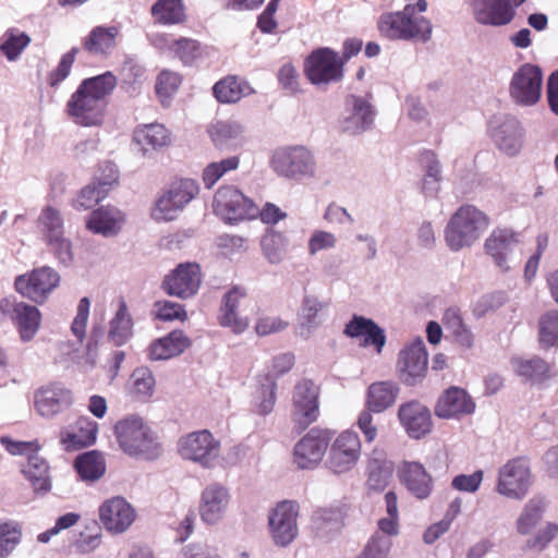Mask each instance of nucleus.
Here are the masks:
<instances>
[{
	"mask_svg": "<svg viewBox=\"0 0 558 558\" xmlns=\"http://www.w3.org/2000/svg\"><path fill=\"white\" fill-rule=\"evenodd\" d=\"M118 85L111 71L84 78L65 104L66 116L76 125L100 126L105 122L109 97Z\"/></svg>",
	"mask_w": 558,
	"mask_h": 558,
	"instance_id": "f257e3e1",
	"label": "nucleus"
},
{
	"mask_svg": "<svg viewBox=\"0 0 558 558\" xmlns=\"http://www.w3.org/2000/svg\"><path fill=\"white\" fill-rule=\"evenodd\" d=\"M426 9L427 1L417 0L415 4H407L402 11L384 13L377 23L378 31L389 39L426 43L432 37V23L424 16L416 15V11L425 12Z\"/></svg>",
	"mask_w": 558,
	"mask_h": 558,
	"instance_id": "f03ea898",
	"label": "nucleus"
},
{
	"mask_svg": "<svg viewBox=\"0 0 558 558\" xmlns=\"http://www.w3.org/2000/svg\"><path fill=\"white\" fill-rule=\"evenodd\" d=\"M489 223V217L474 205H461L446 226V243L451 251L471 246L487 230Z\"/></svg>",
	"mask_w": 558,
	"mask_h": 558,
	"instance_id": "7ed1b4c3",
	"label": "nucleus"
},
{
	"mask_svg": "<svg viewBox=\"0 0 558 558\" xmlns=\"http://www.w3.org/2000/svg\"><path fill=\"white\" fill-rule=\"evenodd\" d=\"M304 74L313 85L338 83L344 75V60L331 48H317L305 59Z\"/></svg>",
	"mask_w": 558,
	"mask_h": 558,
	"instance_id": "20e7f679",
	"label": "nucleus"
},
{
	"mask_svg": "<svg viewBox=\"0 0 558 558\" xmlns=\"http://www.w3.org/2000/svg\"><path fill=\"white\" fill-rule=\"evenodd\" d=\"M199 193V185L193 179H178L157 199L153 216L156 220H173L178 213Z\"/></svg>",
	"mask_w": 558,
	"mask_h": 558,
	"instance_id": "39448f33",
	"label": "nucleus"
},
{
	"mask_svg": "<svg viewBox=\"0 0 558 558\" xmlns=\"http://www.w3.org/2000/svg\"><path fill=\"white\" fill-rule=\"evenodd\" d=\"M532 484L530 462L524 457L507 461L498 471L496 490L511 499H523Z\"/></svg>",
	"mask_w": 558,
	"mask_h": 558,
	"instance_id": "423d86ee",
	"label": "nucleus"
},
{
	"mask_svg": "<svg viewBox=\"0 0 558 558\" xmlns=\"http://www.w3.org/2000/svg\"><path fill=\"white\" fill-rule=\"evenodd\" d=\"M214 209L229 222L257 218L258 207L233 185L220 186L214 197Z\"/></svg>",
	"mask_w": 558,
	"mask_h": 558,
	"instance_id": "0eeeda50",
	"label": "nucleus"
},
{
	"mask_svg": "<svg viewBox=\"0 0 558 558\" xmlns=\"http://www.w3.org/2000/svg\"><path fill=\"white\" fill-rule=\"evenodd\" d=\"M59 283V274L51 267L41 266L17 276L14 288L23 298L41 305Z\"/></svg>",
	"mask_w": 558,
	"mask_h": 558,
	"instance_id": "6e6552de",
	"label": "nucleus"
},
{
	"mask_svg": "<svg viewBox=\"0 0 558 558\" xmlns=\"http://www.w3.org/2000/svg\"><path fill=\"white\" fill-rule=\"evenodd\" d=\"M114 433L120 447L130 456L145 454L156 447L150 428L141 417L130 416L119 421Z\"/></svg>",
	"mask_w": 558,
	"mask_h": 558,
	"instance_id": "1a4fd4ad",
	"label": "nucleus"
},
{
	"mask_svg": "<svg viewBox=\"0 0 558 558\" xmlns=\"http://www.w3.org/2000/svg\"><path fill=\"white\" fill-rule=\"evenodd\" d=\"M319 388L310 379L299 381L294 387L292 421L299 433L306 429L319 415Z\"/></svg>",
	"mask_w": 558,
	"mask_h": 558,
	"instance_id": "9d476101",
	"label": "nucleus"
},
{
	"mask_svg": "<svg viewBox=\"0 0 558 558\" xmlns=\"http://www.w3.org/2000/svg\"><path fill=\"white\" fill-rule=\"evenodd\" d=\"M361 453L362 444L359 435L352 430H344L330 445L327 466L336 474L347 473L355 466Z\"/></svg>",
	"mask_w": 558,
	"mask_h": 558,
	"instance_id": "9b49d317",
	"label": "nucleus"
},
{
	"mask_svg": "<svg viewBox=\"0 0 558 558\" xmlns=\"http://www.w3.org/2000/svg\"><path fill=\"white\" fill-rule=\"evenodd\" d=\"M179 451L184 459L210 468L220 452V441L208 429L190 433L179 441Z\"/></svg>",
	"mask_w": 558,
	"mask_h": 558,
	"instance_id": "f8f14e48",
	"label": "nucleus"
},
{
	"mask_svg": "<svg viewBox=\"0 0 558 558\" xmlns=\"http://www.w3.org/2000/svg\"><path fill=\"white\" fill-rule=\"evenodd\" d=\"M543 73L539 66L524 63L513 74L509 92L519 105H535L542 95Z\"/></svg>",
	"mask_w": 558,
	"mask_h": 558,
	"instance_id": "ddd939ff",
	"label": "nucleus"
},
{
	"mask_svg": "<svg viewBox=\"0 0 558 558\" xmlns=\"http://www.w3.org/2000/svg\"><path fill=\"white\" fill-rule=\"evenodd\" d=\"M202 283L201 267L196 263H181L165 276L161 288L171 296L185 300L194 296Z\"/></svg>",
	"mask_w": 558,
	"mask_h": 558,
	"instance_id": "4468645a",
	"label": "nucleus"
},
{
	"mask_svg": "<svg viewBox=\"0 0 558 558\" xmlns=\"http://www.w3.org/2000/svg\"><path fill=\"white\" fill-rule=\"evenodd\" d=\"M0 314L13 322L23 341L32 340L40 326L39 310L24 302L4 298L0 301Z\"/></svg>",
	"mask_w": 558,
	"mask_h": 558,
	"instance_id": "2eb2a0df",
	"label": "nucleus"
},
{
	"mask_svg": "<svg viewBox=\"0 0 558 558\" xmlns=\"http://www.w3.org/2000/svg\"><path fill=\"white\" fill-rule=\"evenodd\" d=\"M73 404V393L62 383L53 381L34 393V407L43 417H53Z\"/></svg>",
	"mask_w": 558,
	"mask_h": 558,
	"instance_id": "dca6fc26",
	"label": "nucleus"
},
{
	"mask_svg": "<svg viewBox=\"0 0 558 558\" xmlns=\"http://www.w3.org/2000/svg\"><path fill=\"white\" fill-rule=\"evenodd\" d=\"M99 520L112 534L128 531L136 519V510L125 498L117 496L105 500L99 507Z\"/></svg>",
	"mask_w": 558,
	"mask_h": 558,
	"instance_id": "f3484780",
	"label": "nucleus"
},
{
	"mask_svg": "<svg viewBox=\"0 0 558 558\" xmlns=\"http://www.w3.org/2000/svg\"><path fill=\"white\" fill-rule=\"evenodd\" d=\"M298 504L290 500L279 502L269 514L271 536L277 545L287 546L298 535Z\"/></svg>",
	"mask_w": 558,
	"mask_h": 558,
	"instance_id": "a211bd4d",
	"label": "nucleus"
},
{
	"mask_svg": "<svg viewBox=\"0 0 558 558\" xmlns=\"http://www.w3.org/2000/svg\"><path fill=\"white\" fill-rule=\"evenodd\" d=\"M428 354L420 339L401 350L398 360L401 380L409 386L420 383L427 373Z\"/></svg>",
	"mask_w": 558,
	"mask_h": 558,
	"instance_id": "6ab92c4d",
	"label": "nucleus"
},
{
	"mask_svg": "<svg viewBox=\"0 0 558 558\" xmlns=\"http://www.w3.org/2000/svg\"><path fill=\"white\" fill-rule=\"evenodd\" d=\"M329 438L325 430L312 428L294 446L293 461L299 469H313L323 460Z\"/></svg>",
	"mask_w": 558,
	"mask_h": 558,
	"instance_id": "aec40b11",
	"label": "nucleus"
},
{
	"mask_svg": "<svg viewBox=\"0 0 558 558\" xmlns=\"http://www.w3.org/2000/svg\"><path fill=\"white\" fill-rule=\"evenodd\" d=\"M275 170L286 177L313 174L314 160L311 151L302 146L278 150L272 157Z\"/></svg>",
	"mask_w": 558,
	"mask_h": 558,
	"instance_id": "412c9836",
	"label": "nucleus"
},
{
	"mask_svg": "<svg viewBox=\"0 0 558 558\" xmlns=\"http://www.w3.org/2000/svg\"><path fill=\"white\" fill-rule=\"evenodd\" d=\"M398 478L408 492L417 499H426L433 492V477L418 462L403 461L398 468Z\"/></svg>",
	"mask_w": 558,
	"mask_h": 558,
	"instance_id": "4be33fe9",
	"label": "nucleus"
},
{
	"mask_svg": "<svg viewBox=\"0 0 558 558\" xmlns=\"http://www.w3.org/2000/svg\"><path fill=\"white\" fill-rule=\"evenodd\" d=\"M398 417L411 438L420 439L432 430L430 411L418 401L401 404L398 410Z\"/></svg>",
	"mask_w": 558,
	"mask_h": 558,
	"instance_id": "5701e85b",
	"label": "nucleus"
},
{
	"mask_svg": "<svg viewBox=\"0 0 558 558\" xmlns=\"http://www.w3.org/2000/svg\"><path fill=\"white\" fill-rule=\"evenodd\" d=\"M343 333L349 338L362 340L363 347H372L380 354L386 344L385 330L373 319L360 315H353L345 325Z\"/></svg>",
	"mask_w": 558,
	"mask_h": 558,
	"instance_id": "b1692460",
	"label": "nucleus"
},
{
	"mask_svg": "<svg viewBox=\"0 0 558 558\" xmlns=\"http://www.w3.org/2000/svg\"><path fill=\"white\" fill-rule=\"evenodd\" d=\"M230 500L228 489L217 483L204 488L199 501V515L207 524L217 523L223 515Z\"/></svg>",
	"mask_w": 558,
	"mask_h": 558,
	"instance_id": "393cba45",
	"label": "nucleus"
},
{
	"mask_svg": "<svg viewBox=\"0 0 558 558\" xmlns=\"http://www.w3.org/2000/svg\"><path fill=\"white\" fill-rule=\"evenodd\" d=\"M475 404L468 392L459 387L448 388L438 399L435 414L441 418L459 417L471 414Z\"/></svg>",
	"mask_w": 558,
	"mask_h": 558,
	"instance_id": "a878e982",
	"label": "nucleus"
},
{
	"mask_svg": "<svg viewBox=\"0 0 558 558\" xmlns=\"http://www.w3.org/2000/svg\"><path fill=\"white\" fill-rule=\"evenodd\" d=\"M247 299V293L243 288L232 287L223 296V303L220 308L219 323L221 326L231 328L235 333H241L250 326L247 316H240L236 308L241 301Z\"/></svg>",
	"mask_w": 558,
	"mask_h": 558,
	"instance_id": "bb28decb",
	"label": "nucleus"
},
{
	"mask_svg": "<svg viewBox=\"0 0 558 558\" xmlns=\"http://www.w3.org/2000/svg\"><path fill=\"white\" fill-rule=\"evenodd\" d=\"M97 433L98 424L86 416H81L75 423V430L62 429L59 434V440L66 451L80 450L94 445Z\"/></svg>",
	"mask_w": 558,
	"mask_h": 558,
	"instance_id": "cd10ccee",
	"label": "nucleus"
},
{
	"mask_svg": "<svg viewBox=\"0 0 558 558\" xmlns=\"http://www.w3.org/2000/svg\"><path fill=\"white\" fill-rule=\"evenodd\" d=\"M254 89L250 83L239 75H226L213 86V95L220 104H235L250 96Z\"/></svg>",
	"mask_w": 558,
	"mask_h": 558,
	"instance_id": "c85d7f7f",
	"label": "nucleus"
},
{
	"mask_svg": "<svg viewBox=\"0 0 558 558\" xmlns=\"http://www.w3.org/2000/svg\"><path fill=\"white\" fill-rule=\"evenodd\" d=\"M520 242L519 234L510 229H495L485 241V251L490 255L498 267L507 269L508 253Z\"/></svg>",
	"mask_w": 558,
	"mask_h": 558,
	"instance_id": "c756f323",
	"label": "nucleus"
},
{
	"mask_svg": "<svg viewBox=\"0 0 558 558\" xmlns=\"http://www.w3.org/2000/svg\"><path fill=\"white\" fill-rule=\"evenodd\" d=\"M190 345L191 340L182 330H173L149 345V357L151 360H168L181 354Z\"/></svg>",
	"mask_w": 558,
	"mask_h": 558,
	"instance_id": "7c9ffc66",
	"label": "nucleus"
},
{
	"mask_svg": "<svg viewBox=\"0 0 558 558\" xmlns=\"http://www.w3.org/2000/svg\"><path fill=\"white\" fill-rule=\"evenodd\" d=\"M118 35L117 26H96L84 38L82 46L92 56H107L114 49Z\"/></svg>",
	"mask_w": 558,
	"mask_h": 558,
	"instance_id": "2f4dec72",
	"label": "nucleus"
},
{
	"mask_svg": "<svg viewBox=\"0 0 558 558\" xmlns=\"http://www.w3.org/2000/svg\"><path fill=\"white\" fill-rule=\"evenodd\" d=\"M474 19L482 25L504 26L509 24L515 15L514 8L510 0H501L484 4L473 11Z\"/></svg>",
	"mask_w": 558,
	"mask_h": 558,
	"instance_id": "473e14b6",
	"label": "nucleus"
},
{
	"mask_svg": "<svg viewBox=\"0 0 558 558\" xmlns=\"http://www.w3.org/2000/svg\"><path fill=\"white\" fill-rule=\"evenodd\" d=\"M398 392L399 388L392 381L373 383L367 388L365 408L374 413L384 412L396 402Z\"/></svg>",
	"mask_w": 558,
	"mask_h": 558,
	"instance_id": "72a5a7b5",
	"label": "nucleus"
},
{
	"mask_svg": "<svg viewBox=\"0 0 558 558\" xmlns=\"http://www.w3.org/2000/svg\"><path fill=\"white\" fill-rule=\"evenodd\" d=\"M377 453L374 450L373 456L368 460L365 483L366 489L374 493L383 492L388 486L393 472L392 463L381 453H379V457H375Z\"/></svg>",
	"mask_w": 558,
	"mask_h": 558,
	"instance_id": "f704fd0d",
	"label": "nucleus"
},
{
	"mask_svg": "<svg viewBox=\"0 0 558 558\" xmlns=\"http://www.w3.org/2000/svg\"><path fill=\"white\" fill-rule=\"evenodd\" d=\"M123 222L124 216L120 210L100 207L92 213L86 226L94 233L111 235L121 229Z\"/></svg>",
	"mask_w": 558,
	"mask_h": 558,
	"instance_id": "c9c22d12",
	"label": "nucleus"
},
{
	"mask_svg": "<svg viewBox=\"0 0 558 558\" xmlns=\"http://www.w3.org/2000/svg\"><path fill=\"white\" fill-rule=\"evenodd\" d=\"M133 335V319L128 311L126 302L119 299L118 310L110 320L108 340L116 347L125 344Z\"/></svg>",
	"mask_w": 558,
	"mask_h": 558,
	"instance_id": "e433bc0d",
	"label": "nucleus"
},
{
	"mask_svg": "<svg viewBox=\"0 0 558 558\" xmlns=\"http://www.w3.org/2000/svg\"><path fill=\"white\" fill-rule=\"evenodd\" d=\"M23 474L31 482L36 493H48L51 489V478L47 461L39 456V451L28 454L27 463L22 469Z\"/></svg>",
	"mask_w": 558,
	"mask_h": 558,
	"instance_id": "4c0bfd02",
	"label": "nucleus"
},
{
	"mask_svg": "<svg viewBox=\"0 0 558 558\" xmlns=\"http://www.w3.org/2000/svg\"><path fill=\"white\" fill-rule=\"evenodd\" d=\"M74 469L83 481L95 482L104 476L106 460L102 452L90 450L75 458Z\"/></svg>",
	"mask_w": 558,
	"mask_h": 558,
	"instance_id": "58836bf2",
	"label": "nucleus"
},
{
	"mask_svg": "<svg viewBox=\"0 0 558 558\" xmlns=\"http://www.w3.org/2000/svg\"><path fill=\"white\" fill-rule=\"evenodd\" d=\"M150 13L155 22L162 25L183 24L187 19L183 0H157Z\"/></svg>",
	"mask_w": 558,
	"mask_h": 558,
	"instance_id": "ea45409f",
	"label": "nucleus"
},
{
	"mask_svg": "<svg viewBox=\"0 0 558 558\" xmlns=\"http://www.w3.org/2000/svg\"><path fill=\"white\" fill-rule=\"evenodd\" d=\"M134 140L142 146L159 148L170 144L169 131L163 124L150 123L137 126L134 131Z\"/></svg>",
	"mask_w": 558,
	"mask_h": 558,
	"instance_id": "a19ab883",
	"label": "nucleus"
},
{
	"mask_svg": "<svg viewBox=\"0 0 558 558\" xmlns=\"http://www.w3.org/2000/svg\"><path fill=\"white\" fill-rule=\"evenodd\" d=\"M260 245L268 262L279 264L286 256L288 239L283 232L270 229L262 238Z\"/></svg>",
	"mask_w": 558,
	"mask_h": 558,
	"instance_id": "79ce46f5",
	"label": "nucleus"
},
{
	"mask_svg": "<svg viewBox=\"0 0 558 558\" xmlns=\"http://www.w3.org/2000/svg\"><path fill=\"white\" fill-rule=\"evenodd\" d=\"M495 142L500 150L509 156L517 155L522 146V133L515 123H506L496 130Z\"/></svg>",
	"mask_w": 558,
	"mask_h": 558,
	"instance_id": "37998d69",
	"label": "nucleus"
},
{
	"mask_svg": "<svg viewBox=\"0 0 558 558\" xmlns=\"http://www.w3.org/2000/svg\"><path fill=\"white\" fill-rule=\"evenodd\" d=\"M110 169V180L107 182H98L97 184L93 183L85 187H83L74 201L73 206L77 210H86L92 208L98 202H100L106 194V186L111 184L112 181L116 180V173L112 167H108Z\"/></svg>",
	"mask_w": 558,
	"mask_h": 558,
	"instance_id": "c03bdc74",
	"label": "nucleus"
},
{
	"mask_svg": "<svg viewBox=\"0 0 558 558\" xmlns=\"http://www.w3.org/2000/svg\"><path fill=\"white\" fill-rule=\"evenodd\" d=\"M239 166V156H230L220 161L208 163L202 173L204 185L211 189L226 173L236 170Z\"/></svg>",
	"mask_w": 558,
	"mask_h": 558,
	"instance_id": "a18cd8bd",
	"label": "nucleus"
},
{
	"mask_svg": "<svg viewBox=\"0 0 558 558\" xmlns=\"http://www.w3.org/2000/svg\"><path fill=\"white\" fill-rule=\"evenodd\" d=\"M132 392L142 401L148 400L155 391L156 380L147 366L136 367L131 375Z\"/></svg>",
	"mask_w": 558,
	"mask_h": 558,
	"instance_id": "49530a36",
	"label": "nucleus"
},
{
	"mask_svg": "<svg viewBox=\"0 0 558 558\" xmlns=\"http://www.w3.org/2000/svg\"><path fill=\"white\" fill-rule=\"evenodd\" d=\"M538 341L545 349L558 345V311H549L539 317Z\"/></svg>",
	"mask_w": 558,
	"mask_h": 558,
	"instance_id": "de8ad7c7",
	"label": "nucleus"
},
{
	"mask_svg": "<svg viewBox=\"0 0 558 558\" xmlns=\"http://www.w3.org/2000/svg\"><path fill=\"white\" fill-rule=\"evenodd\" d=\"M31 38L15 29L7 31L0 39V50L10 60H15L28 46Z\"/></svg>",
	"mask_w": 558,
	"mask_h": 558,
	"instance_id": "09e8293b",
	"label": "nucleus"
},
{
	"mask_svg": "<svg viewBox=\"0 0 558 558\" xmlns=\"http://www.w3.org/2000/svg\"><path fill=\"white\" fill-rule=\"evenodd\" d=\"M515 372L526 379H543L548 376L549 365L541 357L515 359Z\"/></svg>",
	"mask_w": 558,
	"mask_h": 558,
	"instance_id": "8fccbe9b",
	"label": "nucleus"
},
{
	"mask_svg": "<svg viewBox=\"0 0 558 558\" xmlns=\"http://www.w3.org/2000/svg\"><path fill=\"white\" fill-rule=\"evenodd\" d=\"M544 511V502L541 499H531L518 519L517 529L520 534H529L536 526Z\"/></svg>",
	"mask_w": 558,
	"mask_h": 558,
	"instance_id": "3c124183",
	"label": "nucleus"
},
{
	"mask_svg": "<svg viewBox=\"0 0 558 558\" xmlns=\"http://www.w3.org/2000/svg\"><path fill=\"white\" fill-rule=\"evenodd\" d=\"M170 51L174 53L184 64H192L202 56L201 44L192 38L181 37L173 40L169 46Z\"/></svg>",
	"mask_w": 558,
	"mask_h": 558,
	"instance_id": "603ef678",
	"label": "nucleus"
},
{
	"mask_svg": "<svg viewBox=\"0 0 558 558\" xmlns=\"http://www.w3.org/2000/svg\"><path fill=\"white\" fill-rule=\"evenodd\" d=\"M241 133L242 129L239 124L228 121H217L208 128V134L217 147H221L229 141L238 138Z\"/></svg>",
	"mask_w": 558,
	"mask_h": 558,
	"instance_id": "864d4df0",
	"label": "nucleus"
},
{
	"mask_svg": "<svg viewBox=\"0 0 558 558\" xmlns=\"http://www.w3.org/2000/svg\"><path fill=\"white\" fill-rule=\"evenodd\" d=\"M78 53V48L73 47L66 53H64L57 68L53 69L47 75V83L50 87L56 88L62 83L71 73L72 66L75 62L76 56Z\"/></svg>",
	"mask_w": 558,
	"mask_h": 558,
	"instance_id": "5fc2aeb1",
	"label": "nucleus"
},
{
	"mask_svg": "<svg viewBox=\"0 0 558 558\" xmlns=\"http://www.w3.org/2000/svg\"><path fill=\"white\" fill-rule=\"evenodd\" d=\"M21 527L17 523L0 524V558L9 556L21 539Z\"/></svg>",
	"mask_w": 558,
	"mask_h": 558,
	"instance_id": "6e6d98bb",
	"label": "nucleus"
},
{
	"mask_svg": "<svg viewBox=\"0 0 558 558\" xmlns=\"http://www.w3.org/2000/svg\"><path fill=\"white\" fill-rule=\"evenodd\" d=\"M181 85V76L168 70H163L156 80L155 90L157 96L163 102L171 98Z\"/></svg>",
	"mask_w": 558,
	"mask_h": 558,
	"instance_id": "4d7b16f0",
	"label": "nucleus"
},
{
	"mask_svg": "<svg viewBox=\"0 0 558 558\" xmlns=\"http://www.w3.org/2000/svg\"><path fill=\"white\" fill-rule=\"evenodd\" d=\"M38 223L40 230L46 234V239L63 232V220L60 211L51 206L43 209Z\"/></svg>",
	"mask_w": 558,
	"mask_h": 558,
	"instance_id": "13d9d810",
	"label": "nucleus"
},
{
	"mask_svg": "<svg viewBox=\"0 0 558 558\" xmlns=\"http://www.w3.org/2000/svg\"><path fill=\"white\" fill-rule=\"evenodd\" d=\"M294 365V355L292 353H281L276 355L266 374L259 377V380L271 384L276 383V380L288 373Z\"/></svg>",
	"mask_w": 558,
	"mask_h": 558,
	"instance_id": "bf43d9fd",
	"label": "nucleus"
},
{
	"mask_svg": "<svg viewBox=\"0 0 558 558\" xmlns=\"http://www.w3.org/2000/svg\"><path fill=\"white\" fill-rule=\"evenodd\" d=\"M90 301L88 298H82L77 305L76 315L71 325V331L82 343L86 338V328L89 317Z\"/></svg>",
	"mask_w": 558,
	"mask_h": 558,
	"instance_id": "052dcab7",
	"label": "nucleus"
},
{
	"mask_svg": "<svg viewBox=\"0 0 558 558\" xmlns=\"http://www.w3.org/2000/svg\"><path fill=\"white\" fill-rule=\"evenodd\" d=\"M101 544V529L97 522H93L86 526L85 531L80 533L76 539V548L78 551L87 554L95 550Z\"/></svg>",
	"mask_w": 558,
	"mask_h": 558,
	"instance_id": "680f3d73",
	"label": "nucleus"
},
{
	"mask_svg": "<svg viewBox=\"0 0 558 558\" xmlns=\"http://www.w3.org/2000/svg\"><path fill=\"white\" fill-rule=\"evenodd\" d=\"M156 318L162 322L180 320L184 322L187 319V314L184 306L171 302V301H158L155 303Z\"/></svg>",
	"mask_w": 558,
	"mask_h": 558,
	"instance_id": "e2e57ef3",
	"label": "nucleus"
},
{
	"mask_svg": "<svg viewBox=\"0 0 558 558\" xmlns=\"http://www.w3.org/2000/svg\"><path fill=\"white\" fill-rule=\"evenodd\" d=\"M325 304L317 298L307 295L303 299L301 319L302 325L314 327L319 325V315L323 312Z\"/></svg>",
	"mask_w": 558,
	"mask_h": 558,
	"instance_id": "0e129e2a",
	"label": "nucleus"
},
{
	"mask_svg": "<svg viewBox=\"0 0 558 558\" xmlns=\"http://www.w3.org/2000/svg\"><path fill=\"white\" fill-rule=\"evenodd\" d=\"M276 389L277 383L267 384L259 380V401L256 405L258 414L267 415L274 410L276 403Z\"/></svg>",
	"mask_w": 558,
	"mask_h": 558,
	"instance_id": "69168bd1",
	"label": "nucleus"
},
{
	"mask_svg": "<svg viewBox=\"0 0 558 558\" xmlns=\"http://www.w3.org/2000/svg\"><path fill=\"white\" fill-rule=\"evenodd\" d=\"M288 322H284L279 316L262 315L255 324V331L258 336H268L271 333L280 332L288 327Z\"/></svg>",
	"mask_w": 558,
	"mask_h": 558,
	"instance_id": "338daca9",
	"label": "nucleus"
},
{
	"mask_svg": "<svg viewBox=\"0 0 558 558\" xmlns=\"http://www.w3.org/2000/svg\"><path fill=\"white\" fill-rule=\"evenodd\" d=\"M390 542L381 536H373L357 558H386Z\"/></svg>",
	"mask_w": 558,
	"mask_h": 558,
	"instance_id": "774afa93",
	"label": "nucleus"
}]
</instances>
